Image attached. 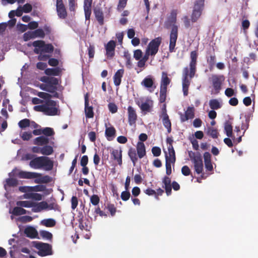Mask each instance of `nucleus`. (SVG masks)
Masks as SVG:
<instances>
[{
    "label": "nucleus",
    "instance_id": "obj_19",
    "mask_svg": "<svg viewBox=\"0 0 258 258\" xmlns=\"http://www.w3.org/2000/svg\"><path fill=\"white\" fill-rule=\"evenodd\" d=\"M49 139L47 137L41 136L38 137L36 138L33 141L34 144L37 146H45L47 145L49 143Z\"/></svg>",
    "mask_w": 258,
    "mask_h": 258
},
{
    "label": "nucleus",
    "instance_id": "obj_45",
    "mask_svg": "<svg viewBox=\"0 0 258 258\" xmlns=\"http://www.w3.org/2000/svg\"><path fill=\"white\" fill-rule=\"evenodd\" d=\"M171 163L172 162L169 160L168 156L166 155V173L168 175H170L172 172Z\"/></svg>",
    "mask_w": 258,
    "mask_h": 258
},
{
    "label": "nucleus",
    "instance_id": "obj_38",
    "mask_svg": "<svg viewBox=\"0 0 258 258\" xmlns=\"http://www.w3.org/2000/svg\"><path fill=\"white\" fill-rule=\"evenodd\" d=\"M207 135L211 137L213 139H217L218 137L219 133L217 129L211 127L207 128Z\"/></svg>",
    "mask_w": 258,
    "mask_h": 258
},
{
    "label": "nucleus",
    "instance_id": "obj_40",
    "mask_svg": "<svg viewBox=\"0 0 258 258\" xmlns=\"http://www.w3.org/2000/svg\"><path fill=\"white\" fill-rule=\"evenodd\" d=\"M216 55L215 54H211L209 56H207V61L209 64L210 70H211L214 66L216 62Z\"/></svg>",
    "mask_w": 258,
    "mask_h": 258
},
{
    "label": "nucleus",
    "instance_id": "obj_53",
    "mask_svg": "<svg viewBox=\"0 0 258 258\" xmlns=\"http://www.w3.org/2000/svg\"><path fill=\"white\" fill-rule=\"evenodd\" d=\"M131 197L130 192L128 190L123 191L121 193L120 197L123 201H127Z\"/></svg>",
    "mask_w": 258,
    "mask_h": 258
},
{
    "label": "nucleus",
    "instance_id": "obj_60",
    "mask_svg": "<svg viewBox=\"0 0 258 258\" xmlns=\"http://www.w3.org/2000/svg\"><path fill=\"white\" fill-rule=\"evenodd\" d=\"M78 204V198L76 196H73L71 199V208L73 210H75Z\"/></svg>",
    "mask_w": 258,
    "mask_h": 258
},
{
    "label": "nucleus",
    "instance_id": "obj_1",
    "mask_svg": "<svg viewBox=\"0 0 258 258\" xmlns=\"http://www.w3.org/2000/svg\"><path fill=\"white\" fill-rule=\"evenodd\" d=\"M198 53L196 50L190 53V61L189 67H186L183 70L182 85L189 86L190 80L194 77L197 71V64Z\"/></svg>",
    "mask_w": 258,
    "mask_h": 258
},
{
    "label": "nucleus",
    "instance_id": "obj_3",
    "mask_svg": "<svg viewBox=\"0 0 258 258\" xmlns=\"http://www.w3.org/2000/svg\"><path fill=\"white\" fill-rule=\"evenodd\" d=\"M29 165L34 169L43 168L45 170L50 171L53 169V162L48 157L40 156L31 160Z\"/></svg>",
    "mask_w": 258,
    "mask_h": 258
},
{
    "label": "nucleus",
    "instance_id": "obj_13",
    "mask_svg": "<svg viewBox=\"0 0 258 258\" xmlns=\"http://www.w3.org/2000/svg\"><path fill=\"white\" fill-rule=\"evenodd\" d=\"M224 80V77L223 75H212L211 81L212 86L215 90V94H217L220 92L221 89L222 84Z\"/></svg>",
    "mask_w": 258,
    "mask_h": 258
},
{
    "label": "nucleus",
    "instance_id": "obj_10",
    "mask_svg": "<svg viewBox=\"0 0 258 258\" xmlns=\"http://www.w3.org/2000/svg\"><path fill=\"white\" fill-rule=\"evenodd\" d=\"M34 247L38 250L37 253L41 256L52 254L51 245L48 243L36 242Z\"/></svg>",
    "mask_w": 258,
    "mask_h": 258
},
{
    "label": "nucleus",
    "instance_id": "obj_17",
    "mask_svg": "<svg viewBox=\"0 0 258 258\" xmlns=\"http://www.w3.org/2000/svg\"><path fill=\"white\" fill-rule=\"evenodd\" d=\"M110 154L111 159L116 161L118 164L121 166L122 164L121 150L113 149Z\"/></svg>",
    "mask_w": 258,
    "mask_h": 258
},
{
    "label": "nucleus",
    "instance_id": "obj_4",
    "mask_svg": "<svg viewBox=\"0 0 258 258\" xmlns=\"http://www.w3.org/2000/svg\"><path fill=\"white\" fill-rule=\"evenodd\" d=\"M56 106V101L48 100H46L43 104L34 106V109L36 111L43 112L46 115L54 116L58 115L59 110Z\"/></svg>",
    "mask_w": 258,
    "mask_h": 258
},
{
    "label": "nucleus",
    "instance_id": "obj_28",
    "mask_svg": "<svg viewBox=\"0 0 258 258\" xmlns=\"http://www.w3.org/2000/svg\"><path fill=\"white\" fill-rule=\"evenodd\" d=\"M116 130L113 126L107 127L105 130V136L108 141H111L115 137Z\"/></svg>",
    "mask_w": 258,
    "mask_h": 258
},
{
    "label": "nucleus",
    "instance_id": "obj_18",
    "mask_svg": "<svg viewBox=\"0 0 258 258\" xmlns=\"http://www.w3.org/2000/svg\"><path fill=\"white\" fill-rule=\"evenodd\" d=\"M94 13L99 24L101 26L103 25L104 23V14L102 9L100 8H95L94 9Z\"/></svg>",
    "mask_w": 258,
    "mask_h": 258
},
{
    "label": "nucleus",
    "instance_id": "obj_62",
    "mask_svg": "<svg viewBox=\"0 0 258 258\" xmlns=\"http://www.w3.org/2000/svg\"><path fill=\"white\" fill-rule=\"evenodd\" d=\"M22 9L24 13H28L32 11V7L30 4L27 3L22 7Z\"/></svg>",
    "mask_w": 258,
    "mask_h": 258
},
{
    "label": "nucleus",
    "instance_id": "obj_44",
    "mask_svg": "<svg viewBox=\"0 0 258 258\" xmlns=\"http://www.w3.org/2000/svg\"><path fill=\"white\" fill-rule=\"evenodd\" d=\"M18 125L19 127L21 128H24L27 127H28L30 126V120L27 118L21 120L19 122Z\"/></svg>",
    "mask_w": 258,
    "mask_h": 258
},
{
    "label": "nucleus",
    "instance_id": "obj_7",
    "mask_svg": "<svg viewBox=\"0 0 258 258\" xmlns=\"http://www.w3.org/2000/svg\"><path fill=\"white\" fill-rule=\"evenodd\" d=\"M32 45L35 47L34 52L37 54L42 52L51 53L54 50L51 44H45L43 40L35 41L32 43Z\"/></svg>",
    "mask_w": 258,
    "mask_h": 258
},
{
    "label": "nucleus",
    "instance_id": "obj_12",
    "mask_svg": "<svg viewBox=\"0 0 258 258\" xmlns=\"http://www.w3.org/2000/svg\"><path fill=\"white\" fill-rule=\"evenodd\" d=\"M161 42L162 38L161 37H158L152 40L149 43L146 50L150 53L151 55L154 56L158 52Z\"/></svg>",
    "mask_w": 258,
    "mask_h": 258
},
{
    "label": "nucleus",
    "instance_id": "obj_8",
    "mask_svg": "<svg viewBox=\"0 0 258 258\" xmlns=\"http://www.w3.org/2000/svg\"><path fill=\"white\" fill-rule=\"evenodd\" d=\"M205 0H195L194 9L191 15L192 23L196 22L201 17L204 8Z\"/></svg>",
    "mask_w": 258,
    "mask_h": 258
},
{
    "label": "nucleus",
    "instance_id": "obj_29",
    "mask_svg": "<svg viewBox=\"0 0 258 258\" xmlns=\"http://www.w3.org/2000/svg\"><path fill=\"white\" fill-rule=\"evenodd\" d=\"M232 130L233 127L232 125L229 123V122H226L224 126L225 132L228 137L231 138L234 141H235V137H233L232 135Z\"/></svg>",
    "mask_w": 258,
    "mask_h": 258
},
{
    "label": "nucleus",
    "instance_id": "obj_30",
    "mask_svg": "<svg viewBox=\"0 0 258 258\" xmlns=\"http://www.w3.org/2000/svg\"><path fill=\"white\" fill-rule=\"evenodd\" d=\"M18 206L25 208H34L35 207V203L28 201H20L16 203Z\"/></svg>",
    "mask_w": 258,
    "mask_h": 258
},
{
    "label": "nucleus",
    "instance_id": "obj_61",
    "mask_svg": "<svg viewBox=\"0 0 258 258\" xmlns=\"http://www.w3.org/2000/svg\"><path fill=\"white\" fill-rule=\"evenodd\" d=\"M152 153L155 157L159 156L161 155V151L158 147H153L152 149Z\"/></svg>",
    "mask_w": 258,
    "mask_h": 258
},
{
    "label": "nucleus",
    "instance_id": "obj_16",
    "mask_svg": "<svg viewBox=\"0 0 258 258\" xmlns=\"http://www.w3.org/2000/svg\"><path fill=\"white\" fill-rule=\"evenodd\" d=\"M89 95L87 93L85 95V112L86 118H91L94 116L93 108L92 106H89Z\"/></svg>",
    "mask_w": 258,
    "mask_h": 258
},
{
    "label": "nucleus",
    "instance_id": "obj_32",
    "mask_svg": "<svg viewBox=\"0 0 258 258\" xmlns=\"http://www.w3.org/2000/svg\"><path fill=\"white\" fill-rule=\"evenodd\" d=\"M168 150L169 153V156H168L169 160L172 162V163L174 164L176 160L175 158V153L173 148V146H171L170 147H168Z\"/></svg>",
    "mask_w": 258,
    "mask_h": 258
},
{
    "label": "nucleus",
    "instance_id": "obj_20",
    "mask_svg": "<svg viewBox=\"0 0 258 258\" xmlns=\"http://www.w3.org/2000/svg\"><path fill=\"white\" fill-rule=\"evenodd\" d=\"M163 183L164 185L163 187L165 188L167 195H170L171 194V181L170 178L168 176H165L163 179Z\"/></svg>",
    "mask_w": 258,
    "mask_h": 258
},
{
    "label": "nucleus",
    "instance_id": "obj_9",
    "mask_svg": "<svg viewBox=\"0 0 258 258\" xmlns=\"http://www.w3.org/2000/svg\"><path fill=\"white\" fill-rule=\"evenodd\" d=\"M40 81L46 84V87L50 89H45L46 91L53 93L57 90L56 86L58 84V80L54 77L43 76L41 78Z\"/></svg>",
    "mask_w": 258,
    "mask_h": 258
},
{
    "label": "nucleus",
    "instance_id": "obj_54",
    "mask_svg": "<svg viewBox=\"0 0 258 258\" xmlns=\"http://www.w3.org/2000/svg\"><path fill=\"white\" fill-rule=\"evenodd\" d=\"M166 90H160V96L159 101L160 103H164L166 99Z\"/></svg>",
    "mask_w": 258,
    "mask_h": 258
},
{
    "label": "nucleus",
    "instance_id": "obj_55",
    "mask_svg": "<svg viewBox=\"0 0 258 258\" xmlns=\"http://www.w3.org/2000/svg\"><path fill=\"white\" fill-rule=\"evenodd\" d=\"M40 233L42 237L47 239H51L52 238V234L48 231L43 230L41 231Z\"/></svg>",
    "mask_w": 258,
    "mask_h": 258
},
{
    "label": "nucleus",
    "instance_id": "obj_11",
    "mask_svg": "<svg viewBox=\"0 0 258 258\" xmlns=\"http://www.w3.org/2000/svg\"><path fill=\"white\" fill-rule=\"evenodd\" d=\"M191 161L194 163V168L198 174L203 173V163L202 157L200 153L194 154L193 157L190 156Z\"/></svg>",
    "mask_w": 258,
    "mask_h": 258
},
{
    "label": "nucleus",
    "instance_id": "obj_15",
    "mask_svg": "<svg viewBox=\"0 0 258 258\" xmlns=\"http://www.w3.org/2000/svg\"><path fill=\"white\" fill-rule=\"evenodd\" d=\"M127 110L128 124L131 126L135 125L138 118L136 110L131 106H129Z\"/></svg>",
    "mask_w": 258,
    "mask_h": 258
},
{
    "label": "nucleus",
    "instance_id": "obj_59",
    "mask_svg": "<svg viewBox=\"0 0 258 258\" xmlns=\"http://www.w3.org/2000/svg\"><path fill=\"white\" fill-rule=\"evenodd\" d=\"M181 173L184 176H188L191 174V171L187 166L184 165L181 168Z\"/></svg>",
    "mask_w": 258,
    "mask_h": 258
},
{
    "label": "nucleus",
    "instance_id": "obj_23",
    "mask_svg": "<svg viewBox=\"0 0 258 258\" xmlns=\"http://www.w3.org/2000/svg\"><path fill=\"white\" fill-rule=\"evenodd\" d=\"M154 84V79L149 75L145 77L141 82V85L147 88H152Z\"/></svg>",
    "mask_w": 258,
    "mask_h": 258
},
{
    "label": "nucleus",
    "instance_id": "obj_63",
    "mask_svg": "<svg viewBox=\"0 0 258 258\" xmlns=\"http://www.w3.org/2000/svg\"><path fill=\"white\" fill-rule=\"evenodd\" d=\"M108 108L112 113H115L117 111V107L116 105L113 103H110L108 104Z\"/></svg>",
    "mask_w": 258,
    "mask_h": 258
},
{
    "label": "nucleus",
    "instance_id": "obj_33",
    "mask_svg": "<svg viewBox=\"0 0 258 258\" xmlns=\"http://www.w3.org/2000/svg\"><path fill=\"white\" fill-rule=\"evenodd\" d=\"M26 213V210L20 206L14 207L12 212V214L15 216L24 215Z\"/></svg>",
    "mask_w": 258,
    "mask_h": 258
},
{
    "label": "nucleus",
    "instance_id": "obj_50",
    "mask_svg": "<svg viewBox=\"0 0 258 258\" xmlns=\"http://www.w3.org/2000/svg\"><path fill=\"white\" fill-rule=\"evenodd\" d=\"M107 209L109 211L111 216H114L116 212V208L113 204H108L107 205Z\"/></svg>",
    "mask_w": 258,
    "mask_h": 258
},
{
    "label": "nucleus",
    "instance_id": "obj_57",
    "mask_svg": "<svg viewBox=\"0 0 258 258\" xmlns=\"http://www.w3.org/2000/svg\"><path fill=\"white\" fill-rule=\"evenodd\" d=\"M6 181L9 186L14 187L18 184V180L15 178H8Z\"/></svg>",
    "mask_w": 258,
    "mask_h": 258
},
{
    "label": "nucleus",
    "instance_id": "obj_2",
    "mask_svg": "<svg viewBox=\"0 0 258 258\" xmlns=\"http://www.w3.org/2000/svg\"><path fill=\"white\" fill-rule=\"evenodd\" d=\"M176 17L177 11L176 10H173L171 11L167 20V22L169 23L170 25H172L171 30L170 33V42L169 45V50L170 52L174 51L178 37V26L175 25Z\"/></svg>",
    "mask_w": 258,
    "mask_h": 258
},
{
    "label": "nucleus",
    "instance_id": "obj_35",
    "mask_svg": "<svg viewBox=\"0 0 258 258\" xmlns=\"http://www.w3.org/2000/svg\"><path fill=\"white\" fill-rule=\"evenodd\" d=\"M123 57L126 60L125 65L126 67L130 69L132 67V62L131 61V55L128 51H125L123 52Z\"/></svg>",
    "mask_w": 258,
    "mask_h": 258
},
{
    "label": "nucleus",
    "instance_id": "obj_41",
    "mask_svg": "<svg viewBox=\"0 0 258 258\" xmlns=\"http://www.w3.org/2000/svg\"><path fill=\"white\" fill-rule=\"evenodd\" d=\"M186 119H192L195 117V108L194 107H188L185 112Z\"/></svg>",
    "mask_w": 258,
    "mask_h": 258
},
{
    "label": "nucleus",
    "instance_id": "obj_47",
    "mask_svg": "<svg viewBox=\"0 0 258 258\" xmlns=\"http://www.w3.org/2000/svg\"><path fill=\"white\" fill-rule=\"evenodd\" d=\"M127 2V0H119L117 7V10L118 12L122 11L123 9L126 7Z\"/></svg>",
    "mask_w": 258,
    "mask_h": 258
},
{
    "label": "nucleus",
    "instance_id": "obj_24",
    "mask_svg": "<svg viewBox=\"0 0 258 258\" xmlns=\"http://www.w3.org/2000/svg\"><path fill=\"white\" fill-rule=\"evenodd\" d=\"M24 233L26 236L31 238H36L38 236L37 230L33 227H28L25 228Z\"/></svg>",
    "mask_w": 258,
    "mask_h": 258
},
{
    "label": "nucleus",
    "instance_id": "obj_36",
    "mask_svg": "<svg viewBox=\"0 0 258 258\" xmlns=\"http://www.w3.org/2000/svg\"><path fill=\"white\" fill-rule=\"evenodd\" d=\"M53 152V148L50 146L46 145L41 148V154L42 155L48 156L52 154Z\"/></svg>",
    "mask_w": 258,
    "mask_h": 258
},
{
    "label": "nucleus",
    "instance_id": "obj_37",
    "mask_svg": "<svg viewBox=\"0 0 258 258\" xmlns=\"http://www.w3.org/2000/svg\"><path fill=\"white\" fill-rule=\"evenodd\" d=\"M41 224L47 227H52L55 225L56 222L54 219L49 218L43 220Z\"/></svg>",
    "mask_w": 258,
    "mask_h": 258
},
{
    "label": "nucleus",
    "instance_id": "obj_5",
    "mask_svg": "<svg viewBox=\"0 0 258 258\" xmlns=\"http://www.w3.org/2000/svg\"><path fill=\"white\" fill-rule=\"evenodd\" d=\"M18 176L20 178L33 179L40 177L36 179L34 182L36 183H47L51 181L52 178L48 175L41 176V174L36 172H32L25 171H20Z\"/></svg>",
    "mask_w": 258,
    "mask_h": 258
},
{
    "label": "nucleus",
    "instance_id": "obj_39",
    "mask_svg": "<svg viewBox=\"0 0 258 258\" xmlns=\"http://www.w3.org/2000/svg\"><path fill=\"white\" fill-rule=\"evenodd\" d=\"M24 197L26 199H32L36 201H40L42 200V195L38 193H30L24 195Z\"/></svg>",
    "mask_w": 258,
    "mask_h": 258
},
{
    "label": "nucleus",
    "instance_id": "obj_48",
    "mask_svg": "<svg viewBox=\"0 0 258 258\" xmlns=\"http://www.w3.org/2000/svg\"><path fill=\"white\" fill-rule=\"evenodd\" d=\"M24 40L28 41L31 39L35 38L34 31H28L23 35Z\"/></svg>",
    "mask_w": 258,
    "mask_h": 258
},
{
    "label": "nucleus",
    "instance_id": "obj_58",
    "mask_svg": "<svg viewBox=\"0 0 258 258\" xmlns=\"http://www.w3.org/2000/svg\"><path fill=\"white\" fill-rule=\"evenodd\" d=\"M143 56V52L141 49H137L134 52V57L136 60L140 59Z\"/></svg>",
    "mask_w": 258,
    "mask_h": 258
},
{
    "label": "nucleus",
    "instance_id": "obj_49",
    "mask_svg": "<svg viewBox=\"0 0 258 258\" xmlns=\"http://www.w3.org/2000/svg\"><path fill=\"white\" fill-rule=\"evenodd\" d=\"M77 0H68L69 10L71 12H75L77 7Z\"/></svg>",
    "mask_w": 258,
    "mask_h": 258
},
{
    "label": "nucleus",
    "instance_id": "obj_27",
    "mask_svg": "<svg viewBox=\"0 0 258 258\" xmlns=\"http://www.w3.org/2000/svg\"><path fill=\"white\" fill-rule=\"evenodd\" d=\"M61 70L59 68H47L45 70L44 73L47 76H57L59 75Z\"/></svg>",
    "mask_w": 258,
    "mask_h": 258
},
{
    "label": "nucleus",
    "instance_id": "obj_46",
    "mask_svg": "<svg viewBox=\"0 0 258 258\" xmlns=\"http://www.w3.org/2000/svg\"><path fill=\"white\" fill-rule=\"evenodd\" d=\"M36 95L40 98L46 100V101L50 100V99L52 97L51 95L43 92H38Z\"/></svg>",
    "mask_w": 258,
    "mask_h": 258
},
{
    "label": "nucleus",
    "instance_id": "obj_26",
    "mask_svg": "<svg viewBox=\"0 0 258 258\" xmlns=\"http://www.w3.org/2000/svg\"><path fill=\"white\" fill-rule=\"evenodd\" d=\"M48 204L46 202L42 201L38 203H35V207L32 209L34 212H39L42 210L47 209Z\"/></svg>",
    "mask_w": 258,
    "mask_h": 258
},
{
    "label": "nucleus",
    "instance_id": "obj_64",
    "mask_svg": "<svg viewBox=\"0 0 258 258\" xmlns=\"http://www.w3.org/2000/svg\"><path fill=\"white\" fill-rule=\"evenodd\" d=\"M32 135L31 132H25L23 133L21 138L24 141H28L32 138Z\"/></svg>",
    "mask_w": 258,
    "mask_h": 258
},
{
    "label": "nucleus",
    "instance_id": "obj_34",
    "mask_svg": "<svg viewBox=\"0 0 258 258\" xmlns=\"http://www.w3.org/2000/svg\"><path fill=\"white\" fill-rule=\"evenodd\" d=\"M56 12L58 17L61 19H65L68 16L67 10L66 8H56Z\"/></svg>",
    "mask_w": 258,
    "mask_h": 258
},
{
    "label": "nucleus",
    "instance_id": "obj_22",
    "mask_svg": "<svg viewBox=\"0 0 258 258\" xmlns=\"http://www.w3.org/2000/svg\"><path fill=\"white\" fill-rule=\"evenodd\" d=\"M170 80L166 73L163 72L160 90L167 91V86L170 84Z\"/></svg>",
    "mask_w": 258,
    "mask_h": 258
},
{
    "label": "nucleus",
    "instance_id": "obj_52",
    "mask_svg": "<svg viewBox=\"0 0 258 258\" xmlns=\"http://www.w3.org/2000/svg\"><path fill=\"white\" fill-rule=\"evenodd\" d=\"M34 33L35 38L40 37L43 38L45 37V33L42 29H37L34 31Z\"/></svg>",
    "mask_w": 258,
    "mask_h": 258
},
{
    "label": "nucleus",
    "instance_id": "obj_42",
    "mask_svg": "<svg viewBox=\"0 0 258 258\" xmlns=\"http://www.w3.org/2000/svg\"><path fill=\"white\" fill-rule=\"evenodd\" d=\"M42 134L44 135L45 137H50L54 135L55 133L53 128L49 127H46L42 128Z\"/></svg>",
    "mask_w": 258,
    "mask_h": 258
},
{
    "label": "nucleus",
    "instance_id": "obj_31",
    "mask_svg": "<svg viewBox=\"0 0 258 258\" xmlns=\"http://www.w3.org/2000/svg\"><path fill=\"white\" fill-rule=\"evenodd\" d=\"M209 105L213 110H217L222 107V105L219 101L216 99H211L209 101Z\"/></svg>",
    "mask_w": 258,
    "mask_h": 258
},
{
    "label": "nucleus",
    "instance_id": "obj_21",
    "mask_svg": "<svg viewBox=\"0 0 258 258\" xmlns=\"http://www.w3.org/2000/svg\"><path fill=\"white\" fill-rule=\"evenodd\" d=\"M124 74V70L121 69L117 71L113 76L114 84L115 86H119L121 82V78Z\"/></svg>",
    "mask_w": 258,
    "mask_h": 258
},
{
    "label": "nucleus",
    "instance_id": "obj_43",
    "mask_svg": "<svg viewBox=\"0 0 258 258\" xmlns=\"http://www.w3.org/2000/svg\"><path fill=\"white\" fill-rule=\"evenodd\" d=\"M46 189V187L43 185H37L34 186L29 187V191H43Z\"/></svg>",
    "mask_w": 258,
    "mask_h": 258
},
{
    "label": "nucleus",
    "instance_id": "obj_25",
    "mask_svg": "<svg viewBox=\"0 0 258 258\" xmlns=\"http://www.w3.org/2000/svg\"><path fill=\"white\" fill-rule=\"evenodd\" d=\"M160 117L162 119L163 124L167 128V132L170 133L171 132V122L169 118L168 115L166 114L164 116H160Z\"/></svg>",
    "mask_w": 258,
    "mask_h": 258
},
{
    "label": "nucleus",
    "instance_id": "obj_6",
    "mask_svg": "<svg viewBox=\"0 0 258 258\" xmlns=\"http://www.w3.org/2000/svg\"><path fill=\"white\" fill-rule=\"evenodd\" d=\"M137 153L135 149L131 148L128 151V155L134 165H135L140 159L143 158L146 155V148L144 143L138 142L136 146Z\"/></svg>",
    "mask_w": 258,
    "mask_h": 258
},
{
    "label": "nucleus",
    "instance_id": "obj_56",
    "mask_svg": "<svg viewBox=\"0 0 258 258\" xmlns=\"http://www.w3.org/2000/svg\"><path fill=\"white\" fill-rule=\"evenodd\" d=\"M138 105L143 111L149 112L150 110V106L148 102L143 103L141 105L138 104Z\"/></svg>",
    "mask_w": 258,
    "mask_h": 258
},
{
    "label": "nucleus",
    "instance_id": "obj_51",
    "mask_svg": "<svg viewBox=\"0 0 258 258\" xmlns=\"http://www.w3.org/2000/svg\"><path fill=\"white\" fill-rule=\"evenodd\" d=\"M90 202L93 205L96 206L99 203V197L97 195H93L90 198Z\"/></svg>",
    "mask_w": 258,
    "mask_h": 258
},
{
    "label": "nucleus",
    "instance_id": "obj_14",
    "mask_svg": "<svg viewBox=\"0 0 258 258\" xmlns=\"http://www.w3.org/2000/svg\"><path fill=\"white\" fill-rule=\"evenodd\" d=\"M115 47L116 42L114 40H110L105 45V55L107 58L111 59L114 57L115 55Z\"/></svg>",
    "mask_w": 258,
    "mask_h": 258
}]
</instances>
